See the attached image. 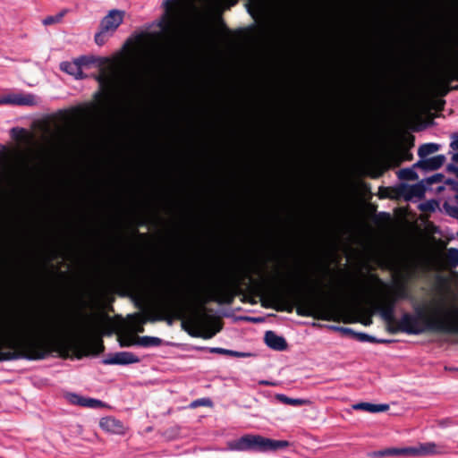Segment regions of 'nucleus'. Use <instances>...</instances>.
<instances>
[{
	"instance_id": "nucleus-22",
	"label": "nucleus",
	"mask_w": 458,
	"mask_h": 458,
	"mask_svg": "<svg viewBox=\"0 0 458 458\" xmlns=\"http://www.w3.org/2000/svg\"><path fill=\"white\" fill-rule=\"evenodd\" d=\"M439 149V146L435 143H427L420 147L418 155L420 158H425L428 156L437 152Z\"/></svg>"
},
{
	"instance_id": "nucleus-34",
	"label": "nucleus",
	"mask_w": 458,
	"mask_h": 458,
	"mask_svg": "<svg viewBox=\"0 0 458 458\" xmlns=\"http://www.w3.org/2000/svg\"><path fill=\"white\" fill-rule=\"evenodd\" d=\"M107 32H103V29L101 28V30L99 33H98L96 36H95V41L98 45H102L104 44L105 42V35L106 34Z\"/></svg>"
},
{
	"instance_id": "nucleus-5",
	"label": "nucleus",
	"mask_w": 458,
	"mask_h": 458,
	"mask_svg": "<svg viewBox=\"0 0 458 458\" xmlns=\"http://www.w3.org/2000/svg\"><path fill=\"white\" fill-rule=\"evenodd\" d=\"M423 272H440L458 266V250L447 249L445 252H433L416 262Z\"/></svg>"
},
{
	"instance_id": "nucleus-29",
	"label": "nucleus",
	"mask_w": 458,
	"mask_h": 458,
	"mask_svg": "<svg viewBox=\"0 0 458 458\" xmlns=\"http://www.w3.org/2000/svg\"><path fill=\"white\" fill-rule=\"evenodd\" d=\"M67 398L71 403L83 406L84 396L76 394H70Z\"/></svg>"
},
{
	"instance_id": "nucleus-24",
	"label": "nucleus",
	"mask_w": 458,
	"mask_h": 458,
	"mask_svg": "<svg viewBox=\"0 0 458 458\" xmlns=\"http://www.w3.org/2000/svg\"><path fill=\"white\" fill-rule=\"evenodd\" d=\"M398 177L401 180L415 181L418 179L417 173L413 168H405L398 171Z\"/></svg>"
},
{
	"instance_id": "nucleus-36",
	"label": "nucleus",
	"mask_w": 458,
	"mask_h": 458,
	"mask_svg": "<svg viewBox=\"0 0 458 458\" xmlns=\"http://www.w3.org/2000/svg\"><path fill=\"white\" fill-rule=\"evenodd\" d=\"M361 340H366V341H369V342H375V338L373 336H370V335H361Z\"/></svg>"
},
{
	"instance_id": "nucleus-39",
	"label": "nucleus",
	"mask_w": 458,
	"mask_h": 458,
	"mask_svg": "<svg viewBox=\"0 0 458 458\" xmlns=\"http://www.w3.org/2000/svg\"><path fill=\"white\" fill-rule=\"evenodd\" d=\"M454 160L458 163V154L454 157Z\"/></svg>"
},
{
	"instance_id": "nucleus-20",
	"label": "nucleus",
	"mask_w": 458,
	"mask_h": 458,
	"mask_svg": "<svg viewBox=\"0 0 458 458\" xmlns=\"http://www.w3.org/2000/svg\"><path fill=\"white\" fill-rule=\"evenodd\" d=\"M277 400L281 403L293 406H301V405H308L310 402L307 399H300V398H290L284 394H277Z\"/></svg>"
},
{
	"instance_id": "nucleus-31",
	"label": "nucleus",
	"mask_w": 458,
	"mask_h": 458,
	"mask_svg": "<svg viewBox=\"0 0 458 458\" xmlns=\"http://www.w3.org/2000/svg\"><path fill=\"white\" fill-rule=\"evenodd\" d=\"M74 61L78 63L79 67L82 70V67L88 66L91 63H94L95 60L87 56H81Z\"/></svg>"
},
{
	"instance_id": "nucleus-30",
	"label": "nucleus",
	"mask_w": 458,
	"mask_h": 458,
	"mask_svg": "<svg viewBox=\"0 0 458 458\" xmlns=\"http://www.w3.org/2000/svg\"><path fill=\"white\" fill-rule=\"evenodd\" d=\"M67 398L71 403L83 406L84 396L76 394H70Z\"/></svg>"
},
{
	"instance_id": "nucleus-13",
	"label": "nucleus",
	"mask_w": 458,
	"mask_h": 458,
	"mask_svg": "<svg viewBox=\"0 0 458 458\" xmlns=\"http://www.w3.org/2000/svg\"><path fill=\"white\" fill-rule=\"evenodd\" d=\"M372 457L399 456L412 457L411 446L403 448H386L384 450L375 451L370 454Z\"/></svg>"
},
{
	"instance_id": "nucleus-17",
	"label": "nucleus",
	"mask_w": 458,
	"mask_h": 458,
	"mask_svg": "<svg viewBox=\"0 0 458 458\" xmlns=\"http://www.w3.org/2000/svg\"><path fill=\"white\" fill-rule=\"evenodd\" d=\"M160 297L165 304L171 306H181L191 303L193 301L191 298L174 296L167 292H162Z\"/></svg>"
},
{
	"instance_id": "nucleus-18",
	"label": "nucleus",
	"mask_w": 458,
	"mask_h": 458,
	"mask_svg": "<svg viewBox=\"0 0 458 458\" xmlns=\"http://www.w3.org/2000/svg\"><path fill=\"white\" fill-rule=\"evenodd\" d=\"M60 68L62 71L73 76L77 80L84 78L82 70L79 67L78 63L75 61L64 62L60 64Z\"/></svg>"
},
{
	"instance_id": "nucleus-15",
	"label": "nucleus",
	"mask_w": 458,
	"mask_h": 458,
	"mask_svg": "<svg viewBox=\"0 0 458 458\" xmlns=\"http://www.w3.org/2000/svg\"><path fill=\"white\" fill-rule=\"evenodd\" d=\"M402 193L407 199H420L425 194V187L421 182L414 185H403Z\"/></svg>"
},
{
	"instance_id": "nucleus-28",
	"label": "nucleus",
	"mask_w": 458,
	"mask_h": 458,
	"mask_svg": "<svg viewBox=\"0 0 458 458\" xmlns=\"http://www.w3.org/2000/svg\"><path fill=\"white\" fill-rule=\"evenodd\" d=\"M210 352H216V353L229 354V355H233V356H236V357H243L246 355L242 352L226 350V349H223V348H212V349H210Z\"/></svg>"
},
{
	"instance_id": "nucleus-12",
	"label": "nucleus",
	"mask_w": 458,
	"mask_h": 458,
	"mask_svg": "<svg viewBox=\"0 0 458 458\" xmlns=\"http://www.w3.org/2000/svg\"><path fill=\"white\" fill-rule=\"evenodd\" d=\"M140 360L134 354L129 352H116L104 360L105 364H120L126 365L139 362Z\"/></svg>"
},
{
	"instance_id": "nucleus-8",
	"label": "nucleus",
	"mask_w": 458,
	"mask_h": 458,
	"mask_svg": "<svg viewBox=\"0 0 458 458\" xmlns=\"http://www.w3.org/2000/svg\"><path fill=\"white\" fill-rule=\"evenodd\" d=\"M100 428L107 434L123 436L128 431V427L114 417L101 418L98 423Z\"/></svg>"
},
{
	"instance_id": "nucleus-25",
	"label": "nucleus",
	"mask_w": 458,
	"mask_h": 458,
	"mask_svg": "<svg viewBox=\"0 0 458 458\" xmlns=\"http://www.w3.org/2000/svg\"><path fill=\"white\" fill-rule=\"evenodd\" d=\"M444 157L442 156H437L433 158H430L425 162V166L430 169L438 168L443 163Z\"/></svg>"
},
{
	"instance_id": "nucleus-1",
	"label": "nucleus",
	"mask_w": 458,
	"mask_h": 458,
	"mask_svg": "<svg viewBox=\"0 0 458 458\" xmlns=\"http://www.w3.org/2000/svg\"><path fill=\"white\" fill-rule=\"evenodd\" d=\"M88 322L74 327H44L29 329L8 321L0 327V361L17 359L41 360L49 352V342L66 341L88 335Z\"/></svg>"
},
{
	"instance_id": "nucleus-10",
	"label": "nucleus",
	"mask_w": 458,
	"mask_h": 458,
	"mask_svg": "<svg viewBox=\"0 0 458 458\" xmlns=\"http://www.w3.org/2000/svg\"><path fill=\"white\" fill-rule=\"evenodd\" d=\"M412 457L438 455L445 453L444 446L434 442L419 443L411 446Z\"/></svg>"
},
{
	"instance_id": "nucleus-37",
	"label": "nucleus",
	"mask_w": 458,
	"mask_h": 458,
	"mask_svg": "<svg viewBox=\"0 0 458 458\" xmlns=\"http://www.w3.org/2000/svg\"><path fill=\"white\" fill-rule=\"evenodd\" d=\"M449 169H450V170H452V171H454V173L455 174V175H456V176H457V178H458V167H455V166H454V165H450V166H449Z\"/></svg>"
},
{
	"instance_id": "nucleus-23",
	"label": "nucleus",
	"mask_w": 458,
	"mask_h": 458,
	"mask_svg": "<svg viewBox=\"0 0 458 458\" xmlns=\"http://www.w3.org/2000/svg\"><path fill=\"white\" fill-rule=\"evenodd\" d=\"M67 13V10H63L61 11L60 13L55 14V15H51V16H47L46 17L43 21H42V23L45 25V26H49V25H52V24H55V23H60L64 15Z\"/></svg>"
},
{
	"instance_id": "nucleus-33",
	"label": "nucleus",
	"mask_w": 458,
	"mask_h": 458,
	"mask_svg": "<svg viewBox=\"0 0 458 458\" xmlns=\"http://www.w3.org/2000/svg\"><path fill=\"white\" fill-rule=\"evenodd\" d=\"M444 208L448 215H450L453 217L458 218V207H453L448 203H445Z\"/></svg>"
},
{
	"instance_id": "nucleus-32",
	"label": "nucleus",
	"mask_w": 458,
	"mask_h": 458,
	"mask_svg": "<svg viewBox=\"0 0 458 458\" xmlns=\"http://www.w3.org/2000/svg\"><path fill=\"white\" fill-rule=\"evenodd\" d=\"M198 406L210 407V406H212V401L208 398H201V399L195 400L191 403V407H198Z\"/></svg>"
},
{
	"instance_id": "nucleus-3",
	"label": "nucleus",
	"mask_w": 458,
	"mask_h": 458,
	"mask_svg": "<svg viewBox=\"0 0 458 458\" xmlns=\"http://www.w3.org/2000/svg\"><path fill=\"white\" fill-rule=\"evenodd\" d=\"M159 27L165 33H176L190 28L199 15L195 0H164Z\"/></svg>"
},
{
	"instance_id": "nucleus-27",
	"label": "nucleus",
	"mask_w": 458,
	"mask_h": 458,
	"mask_svg": "<svg viewBox=\"0 0 458 458\" xmlns=\"http://www.w3.org/2000/svg\"><path fill=\"white\" fill-rule=\"evenodd\" d=\"M313 294V299L318 303H326L333 301V298L326 296L321 292H315L314 290L311 291Z\"/></svg>"
},
{
	"instance_id": "nucleus-6",
	"label": "nucleus",
	"mask_w": 458,
	"mask_h": 458,
	"mask_svg": "<svg viewBox=\"0 0 458 458\" xmlns=\"http://www.w3.org/2000/svg\"><path fill=\"white\" fill-rule=\"evenodd\" d=\"M99 74L97 80L105 90L114 89L122 77V64L120 60L103 59L98 61Z\"/></svg>"
},
{
	"instance_id": "nucleus-9",
	"label": "nucleus",
	"mask_w": 458,
	"mask_h": 458,
	"mask_svg": "<svg viewBox=\"0 0 458 458\" xmlns=\"http://www.w3.org/2000/svg\"><path fill=\"white\" fill-rule=\"evenodd\" d=\"M124 12L111 10L101 21L103 32L114 33L123 21Z\"/></svg>"
},
{
	"instance_id": "nucleus-11",
	"label": "nucleus",
	"mask_w": 458,
	"mask_h": 458,
	"mask_svg": "<svg viewBox=\"0 0 458 458\" xmlns=\"http://www.w3.org/2000/svg\"><path fill=\"white\" fill-rule=\"evenodd\" d=\"M194 323V328L190 332L192 336L210 339L221 330V327L217 323L213 324L211 327H206L199 319Z\"/></svg>"
},
{
	"instance_id": "nucleus-2",
	"label": "nucleus",
	"mask_w": 458,
	"mask_h": 458,
	"mask_svg": "<svg viewBox=\"0 0 458 458\" xmlns=\"http://www.w3.org/2000/svg\"><path fill=\"white\" fill-rule=\"evenodd\" d=\"M439 284L430 301L431 313L422 320L419 316L404 314L400 320L403 332L419 335L427 330L458 335V288L439 276Z\"/></svg>"
},
{
	"instance_id": "nucleus-4",
	"label": "nucleus",
	"mask_w": 458,
	"mask_h": 458,
	"mask_svg": "<svg viewBox=\"0 0 458 458\" xmlns=\"http://www.w3.org/2000/svg\"><path fill=\"white\" fill-rule=\"evenodd\" d=\"M287 446H289V442L286 440H274L264 437L260 435L252 434H247L238 439L227 442V449L237 452H268L276 451Z\"/></svg>"
},
{
	"instance_id": "nucleus-14",
	"label": "nucleus",
	"mask_w": 458,
	"mask_h": 458,
	"mask_svg": "<svg viewBox=\"0 0 458 458\" xmlns=\"http://www.w3.org/2000/svg\"><path fill=\"white\" fill-rule=\"evenodd\" d=\"M265 342L267 344V346L277 351H283L287 347V344L284 338L272 331H267L266 333Z\"/></svg>"
},
{
	"instance_id": "nucleus-19",
	"label": "nucleus",
	"mask_w": 458,
	"mask_h": 458,
	"mask_svg": "<svg viewBox=\"0 0 458 458\" xmlns=\"http://www.w3.org/2000/svg\"><path fill=\"white\" fill-rule=\"evenodd\" d=\"M354 410H361L369 412H383L389 409L388 404L381 403V404H373L370 403H359L352 406Z\"/></svg>"
},
{
	"instance_id": "nucleus-21",
	"label": "nucleus",
	"mask_w": 458,
	"mask_h": 458,
	"mask_svg": "<svg viewBox=\"0 0 458 458\" xmlns=\"http://www.w3.org/2000/svg\"><path fill=\"white\" fill-rule=\"evenodd\" d=\"M384 296L388 297L391 301H394V303L398 299H407L409 297V293L406 287L402 284L399 285L393 293H386Z\"/></svg>"
},
{
	"instance_id": "nucleus-40",
	"label": "nucleus",
	"mask_w": 458,
	"mask_h": 458,
	"mask_svg": "<svg viewBox=\"0 0 458 458\" xmlns=\"http://www.w3.org/2000/svg\"><path fill=\"white\" fill-rule=\"evenodd\" d=\"M420 162H419V163H417V164L415 165V166H420Z\"/></svg>"
},
{
	"instance_id": "nucleus-26",
	"label": "nucleus",
	"mask_w": 458,
	"mask_h": 458,
	"mask_svg": "<svg viewBox=\"0 0 458 458\" xmlns=\"http://www.w3.org/2000/svg\"><path fill=\"white\" fill-rule=\"evenodd\" d=\"M104 406H105V404L100 400L84 397L83 407L96 409V408H101Z\"/></svg>"
},
{
	"instance_id": "nucleus-16",
	"label": "nucleus",
	"mask_w": 458,
	"mask_h": 458,
	"mask_svg": "<svg viewBox=\"0 0 458 458\" xmlns=\"http://www.w3.org/2000/svg\"><path fill=\"white\" fill-rule=\"evenodd\" d=\"M394 301H391L388 297L382 296L379 310L382 318L386 321H392L394 318Z\"/></svg>"
},
{
	"instance_id": "nucleus-41",
	"label": "nucleus",
	"mask_w": 458,
	"mask_h": 458,
	"mask_svg": "<svg viewBox=\"0 0 458 458\" xmlns=\"http://www.w3.org/2000/svg\"><path fill=\"white\" fill-rule=\"evenodd\" d=\"M435 181H436V180H435V178H434V177H432V178L430 179V182H435Z\"/></svg>"
},
{
	"instance_id": "nucleus-38",
	"label": "nucleus",
	"mask_w": 458,
	"mask_h": 458,
	"mask_svg": "<svg viewBox=\"0 0 458 458\" xmlns=\"http://www.w3.org/2000/svg\"><path fill=\"white\" fill-rule=\"evenodd\" d=\"M428 206L429 209H434V204L428 203Z\"/></svg>"
},
{
	"instance_id": "nucleus-35",
	"label": "nucleus",
	"mask_w": 458,
	"mask_h": 458,
	"mask_svg": "<svg viewBox=\"0 0 458 458\" xmlns=\"http://www.w3.org/2000/svg\"><path fill=\"white\" fill-rule=\"evenodd\" d=\"M161 340L157 337H147L144 344L146 345H158Z\"/></svg>"
},
{
	"instance_id": "nucleus-7",
	"label": "nucleus",
	"mask_w": 458,
	"mask_h": 458,
	"mask_svg": "<svg viewBox=\"0 0 458 458\" xmlns=\"http://www.w3.org/2000/svg\"><path fill=\"white\" fill-rule=\"evenodd\" d=\"M39 103V98L34 94L15 92L0 96L1 105H15L33 106Z\"/></svg>"
}]
</instances>
